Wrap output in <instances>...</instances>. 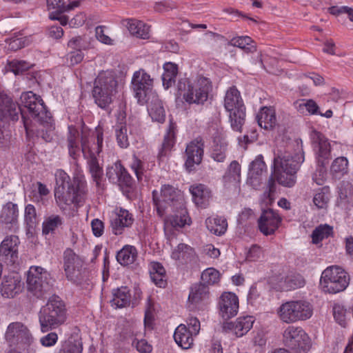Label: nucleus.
I'll list each match as a JSON object with an SVG mask.
<instances>
[{
	"instance_id": "nucleus-56",
	"label": "nucleus",
	"mask_w": 353,
	"mask_h": 353,
	"mask_svg": "<svg viewBox=\"0 0 353 353\" xmlns=\"http://www.w3.org/2000/svg\"><path fill=\"white\" fill-rule=\"evenodd\" d=\"M116 139L118 145L122 148H126L129 145L128 130L125 125L119 124L115 129Z\"/></svg>"
},
{
	"instance_id": "nucleus-58",
	"label": "nucleus",
	"mask_w": 353,
	"mask_h": 353,
	"mask_svg": "<svg viewBox=\"0 0 353 353\" xmlns=\"http://www.w3.org/2000/svg\"><path fill=\"white\" fill-rule=\"evenodd\" d=\"M348 161L344 157H338L332 163L331 170L334 174L343 175L347 172Z\"/></svg>"
},
{
	"instance_id": "nucleus-61",
	"label": "nucleus",
	"mask_w": 353,
	"mask_h": 353,
	"mask_svg": "<svg viewBox=\"0 0 353 353\" xmlns=\"http://www.w3.org/2000/svg\"><path fill=\"white\" fill-rule=\"evenodd\" d=\"M69 48L75 50H86L88 48L89 44L85 41V38L81 36L72 37L68 43Z\"/></svg>"
},
{
	"instance_id": "nucleus-50",
	"label": "nucleus",
	"mask_w": 353,
	"mask_h": 353,
	"mask_svg": "<svg viewBox=\"0 0 353 353\" xmlns=\"http://www.w3.org/2000/svg\"><path fill=\"white\" fill-rule=\"evenodd\" d=\"M174 129L175 124L170 123L167 133L164 136L162 147L159 152V156L163 157L167 154L174 143Z\"/></svg>"
},
{
	"instance_id": "nucleus-57",
	"label": "nucleus",
	"mask_w": 353,
	"mask_h": 353,
	"mask_svg": "<svg viewBox=\"0 0 353 353\" xmlns=\"http://www.w3.org/2000/svg\"><path fill=\"white\" fill-rule=\"evenodd\" d=\"M155 315V308H154V303L149 296L147 299V303L145 305V318H144V324L145 327H151L152 325V322L154 320Z\"/></svg>"
},
{
	"instance_id": "nucleus-14",
	"label": "nucleus",
	"mask_w": 353,
	"mask_h": 353,
	"mask_svg": "<svg viewBox=\"0 0 353 353\" xmlns=\"http://www.w3.org/2000/svg\"><path fill=\"white\" fill-rule=\"evenodd\" d=\"M19 110H21L24 125L27 128L28 121L25 116L24 111L21 110L19 105L13 102L12 99L8 97L3 90H0V119L10 118L12 120H17L18 119Z\"/></svg>"
},
{
	"instance_id": "nucleus-39",
	"label": "nucleus",
	"mask_w": 353,
	"mask_h": 353,
	"mask_svg": "<svg viewBox=\"0 0 353 353\" xmlns=\"http://www.w3.org/2000/svg\"><path fill=\"white\" fill-rule=\"evenodd\" d=\"M228 112H229V120L232 130L241 132L245 119V106H240V108Z\"/></svg>"
},
{
	"instance_id": "nucleus-11",
	"label": "nucleus",
	"mask_w": 353,
	"mask_h": 353,
	"mask_svg": "<svg viewBox=\"0 0 353 353\" xmlns=\"http://www.w3.org/2000/svg\"><path fill=\"white\" fill-rule=\"evenodd\" d=\"M153 201L157 207L158 213L161 216V210L167 208V205L183 206L182 195L178 190L169 185H164L160 193L157 190L152 192Z\"/></svg>"
},
{
	"instance_id": "nucleus-32",
	"label": "nucleus",
	"mask_w": 353,
	"mask_h": 353,
	"mask_svg": "<svg viewBox=\"0 0 353 353\" xmlns=\"http://www.w3.org/2000/svg\"><path fill=\"white\" fill-rule=\"evenodd\" d=\"M113 297L110 301L112 306L121 308L128 306L130 302V290L127 287H121L113 290Z\"/></svg>"
},
{
	"instance_id": "nucleus-13",
	"label": "nucleus",
	"mask_w": 353,
	"mask_h": 353,
	"mask_svg": "<svg viewBox=\"0 0 353 353\" xmlns=\"http://www.w3.org/2000/svg\"><path fill=\"white\" fill-rule=\"evenodd\" d=\"M239 307V298L234 293L223 292L219 297V312L223 319H229L236 316Z\"/></svg>"
},
{
	"instance_id": "nucleus-30",
	"label": "nucleus",
	"mask_w": 353,
	"mask_h": 353,
	"mask_svg": "<svg viewBox=\"0 0 353 353\" xmlns=\"http://www.w3.org/2000/svg\"><path fill=\"white\" fill-rule=\"evenodd\" d=\"M256 118L259 125L265 130L272 129L276 123L275 111L270 108H262Z\"/></svg>"
},
{
	"instance_id": "nucleus-53",
	"label": "nucleus",
	"mask_w": 353,
	"mask_h": 353,
	"mask_svg": "<svg viewBox=\"0 0 353 353\" xmlns=\"http://www.w3.org/2000/svg\"><path fill=\"white\" fill-rule=\"evenodd\" d=\"M252 43H253V40L251 37L248 36H241L232 38L229 42V45L238 47L248 52H251L256 50L255 46L251 45Z\"/></svg>"
},
{
	"instance_id": "nucleus-36",
	"label": "nucleus",
	"mask_w": 353,
	"mask_h": 353,
	"mask_svg": "<svg viewBox=\"0 0 353 353\" xmlns=\"http://www.w3.org/2000/svg\"><path fill=\"white\" fill-rule=\"evenodd\" d=\"M137 255L135 247L126 245L117 252V260L122 265H128L136 261Z\"/></svg>"
},
{
	"instance_id": "nucleus-22",
	"label": "nucleus",
	"mask_w": 353,
	"mask_h": 353,
	"mask_svg": "<svg viewBox=\"0 0 353 353\" xmlns=\"http://www.w3.org/2000/svg\"><path fill=\"white\" fill-rule=\"evenodd\" d=\"M209 298V289L204 284L196 283L190 289L188 296V307L191 310L199 308Z\"/></svg>"
},
{
	"instance_id": "nucleus-10",
	"label": "nucleus",
	"mask_w": 353,
	"mask_h": 353,
	"mask_svg": "<svg viewBox=\"0 0 353 353\" xmlns=\"http://www.w3.org/2000/svg\"><path fill=\"white\" fill-rule=\"evenodd\" d=\"M283 341L288 347L299 353L306 352L311 346L307 334L301 327L293 325L285 330Z\"/></svg>"
},
{
	"instance_id": "nucleus-60",
	"label": "nucleus",
	"mask_w": 353,
	"mask_h": 353,
	"mask_svg": "<svg viewBox=\"0 0 353 353\" xmlns=\"http://www.w3.org/2000/svg\"><path fill=\"white\" fill-rule=\"evenodd\" d=\"M134 97L137 99V102L143 105L148 103L150 98L153 100L157 96L152 92V90H135Z\"/></svg>"
},
{
	"instance_id": "nucleus-24",
	"label": "nucleus",
	"mask_w": 353,
	"mask_h": 353,
	"mask_svg": "<svg viewBox=\"0 0 353 353\" xmlns=\"http://www.w3.org/2000/svg\"><path fill=\"white\" fill-rule=\"evenodd\" d=\"M134 218L128 210L120 208L117 210L115 216L111 221V227L114 234H121L125 228L132 225Z\"/></svg>"
},
{
	"instance_id": "nucleus-6",
	"label": "nucleus",
	"mask_w": 353,
	"mask_h": 353,
	"mask_svg": "<svg viewBox=\"0 0 353 353\" xmlns=\"http://www.w3.org/2000/svg\"><path fill=\"white\" fill-rule=\"evenodd\" d=\"M277 315L282 322L288 324L304 321L313 315V305L303 299L286 301L278 308Z\"/></svg>"
},
{
	"instance_id": "nucleus-44",
	"label": "nucleus",
	"mask_w": 353,
	"mask_h": 353,
	"mask_svg": "<svg viewBox=\"0 0 353 353\" xmlns=\"http://www.w3.org/2000/svg\"><path fill=\"white\" fill-rule=\"evenodd\" d=\"M194 251L189 245L185 243H179L178 246L172 251V258L181 263H185L190 260L194 256Z\"/></svg>"
},
{
	"instance_id": "nucleus-16",
	"label": "nucleus",
	"mask_w": 353,
	"mask_h": 353,
	"mask_svg": "<svg viewBox=\"0 0 353 353\" xmlns=\"http://www.w3.org/2000/svg\"><path fill=\"white\" fill-rule=\"evenodd\" d=\"M271 283L273 288L278 291H290L303 287L305 280L300 274H281L274 277Z\"/></svg>"
},
{
	"instance_id": "nucleus-34",
	"label": "nucleus",
	"mask_w": 353,
	"mask_h": 353,
	"mask_svg": "<svg viewBox=\"0 0 353 353\" xmlns=\"http://www.w3.org/2000/svg\"><path fill=\"white\" fill-rule=\"evenodd\" d=\"M150 274L152 281L160 288L166 285V274L163 266L158 262H152L150 265Z\"/></svg>"
},
{
	"instance_id": "nucleus-54",
	"label": "nucleus",
	"mask_w": 353,
	"mask_h": 353,
	"mask_svg": "<svg viewBox=\"0 0 353 353\" xmlns=\"http://www.w3.org/2000/svg\"><path fill=\"white\" fill-rule=\"evenodd\" d=\"M332 233V228L327 224L317 227L312 234V243L317 244L323 239L329 237Z\"/></svg>"
},
{
	"instance_id": "nucleus-40",
	"label": "nucleus",
	"mask_w": 353,
	"mask_h": 353,
	"mask_svg": "<svg viewBox=\"0 0 353 353\" xmlns=\"http://www.w3.org/2000/svg\"><path fill=\"white\" fill-rule=\"evenodd\" d=\"M134 88H150L153 86L154 79L143 69L136 71L132 78Z\"/></svg>"
},
{
	"instance_id": "nucleus-9",
	"label": "nucleus",
	"mask_w": 353,
	"mask_h": 353,
	"mask_svg": "<svg viewBox=\"0 0 353 353\" xmlns=\"http://www.w3.org/2000/svg\"><path fill=\"white\" fill-rule=\"evenodd\" d=\"M49 273L40 266H31L27 275V288L37 297H42L51 288L48 279Z\"/></svg>"
},
{
	"instance_id": "nucleus-55",
	"label": "nucleus",
	"mask_w": 353,
	"mask_h": 353,
	"mask_svg": "<svg viewBox=\"0 0 353 353\" xmlns=\"http://www.w3.org/2000/svg\"><path fill=\"white\" fill-rule=\"evenodd\" d=\"M32 64L23 60H12L8 62V68L14 74H21L32 67Z\"/></svg>"
},
{
	"instance_id": "nucleus-1",
	"label": "nucleus",
	"mask_w": 353,
	"mask_h": 353,
	"mask_svg": "<svg viewBox=\"0 0 353 353\" xmlns=\"http://www.w3.org/2000/svg\"><path fill=\"white\" fill-rule=\"evenodd\" d=\"M56 188L54 196L58 203L64 204H79L84 201L87 194V186L84 176L77 174L73 177L72 182L68 174L62 170L55 173Z\"/></svg>"
},
{
	"instance_id": "nucleus-5",
	"label": "nucleus",
	"mask_w": 353,
	"mask_h": 353,
	"mask_svg": "<svg viewBox=\"0 0 353 353\" xmlns=\"http://www.w3.org/2000/svg\"><path fill=\"white\" fill-rule=\"evenodd\" d=\"M65 320V305L58 296L50 298L46 305L41 307L39 314V321L43 333L57 328Z\"/></svg>"
},
{
	"instance_id": "nucleus-38",
	"label": "nucleus",
	"mask_w": 353,
	"mask_h": 353,
	"mask_svg": "<svg viewBox=\"0 0 353 353\" xmlns=\"http://www.w3.org/2000/svg\"><path fill=\"white\" fill-rule=\"evenodd\" d=\"M19 211L17 204L8 202L2 208L0 221L5 224L14 223L18 218Z\"/></svg>"
},
{
	"instance_id": "nucleus-49",
	"label": "nucleus",
	"mask_w": 353,
	"mask_h": 353,
	"mask_svg": "<svg viewBox=\"0 0 353 353\" xmlns=\"http://www.w3.org/2000/svg\"><path fill=\"white\" fill-rule=\"evenodd\" d=\"M183 94L185 101L190 103H203L208 99L207 90H185Z\"/></svg>"
},
{
	"instance_id": "nucleus-7",
	"label": "nucleus",
	"mask_w": 353,
	"mask_h": 353,
	"mask_svg": "<svg viewBox=\"0 0 353 353\" xmlns=\"http://www.w3.org/2000/svg\"><path fill=\"white\" fill-rule=\"evenodd\" d=\"M349 283V274L337 265L327 267L323 271L320 279L322 290L329 294H336L345 290Z\"/></svg>"
},
{
	"instance_id": "nucleus-2",
	"label": "nucleus",
	"mask_w": 353,
	"mask_h": 353,
	"mask_svg": "<svg viewBox=\"0 0 353 353\" xmlns=\"http://www.w3.org/2000/svg\"><path fill=\"white\" fill-rule=\"evenodd\" d=\"M304 161L303 152L292 156L288 152H280L274 159V171L278 183L285 187L296 183V174Z\"/></svg>"
},
{
	"instance_id": "nucleus-25",
	"label": "nucleus",
	"mask_w": 353,
	"mask_h": 353,
	"mask_svg": "<svg viewBox=\"0 0 353 353\" xmlns=\"http://www.w3.org/2000/svg\"><path fill=\"white\" fill-rule=\"evenodd\" d=\"M312 136L313 142L317 144L316 154L319 161L323 165L330 158V144L325 136L317 131H314Z\"/></svg>"
},
{
	"instance_id": "nucleus-35",
	"label": "nucleus",
	"mask_w": 353,
	"mask_h": 353,
	"mask_svg": "<svg viewBox=\"0 0 353 353\" xmlns=\"http://www.w3.org/2000/svg\"><path fill=\"white\" fill-rule=\"evenodd\" d=\"M163 68L164 71L162 74L163 85L165 88H170L175 85L178 66L175 63L167 62L163 65Z\"/></svg>"
},
{
	"instance_id": "nucleus-51",
	"label": "nucleus",
	"mask_w": 353,
	"mask_h": 353,
	"mask_svg": "<svg viewBox=\"0 0 353 353\" xmlns=\"http://www.w3.org/2000/svg\"><path fill=\"white\" fill-rule=\"evenodd\" d=\"M333 315L336 321L341 326L345 327L347 319L350 318L351 312L343 305L334 303L333 305Z\"/></svg>"
},
{
	"instance_id": "nucleus-42",
	"label": "nucleus",
	"mask_w": 353,
	"mask_h": 353,
	"mask_svg": "<svg viewBox=\"0 0 353 353\" xmlns=\"http://www.w3.org/2000/svg\"><path fill=\"white\" fill-rule=\"evenodd\" d=\"M224 106L227 111H231L240 106H244L239 90H228L224 100Z\"/></svg>"
},
{
	"instance_id": "nucleus-18",
	"label": "nucleus",
	"mask_w": 353,
	"mask_h": 353,
	"mask_svg": "<svg viewBox=\"0 0 353 353\" xmlns=\"http://www.w3.org/2000/svg\"><path fill=\"white\" fill-rule=\"evenodd\" d=\"M19 239L17 236H7L0 245V256L9 263H14L18 260V246Z\"/></svg>"
},
{
	"instance_id": "nucleus-62",
	"label": "nucleus",
	"mask_w": 353,
	"mask_h": 353,
	"mask_svg": "<svg viewBox=\"0 0 353 353\" xmlns=\"http://www.w3.org/2000/svg\"><path fill=\"white\" fill-rule=\"evenodd\" d=\"M52 121V117L50 116V122L39 121L41 125H43V128H46L47 129L46 133H44L43 129L39 130V132L42 139L47 142H50L52 139L53 130L54 128L53 127Z\"/></svg>"
},
{
	"instance_id": "nucleus-26",
	"label": "nucleus",
	"mask_w": 353,
	"mask_h": 353,
	"mask_svg": "<svg viewBox=\"0 0 353 353\" xmlns=\"http://www.w3.org/2000/svg\"><path fill=\"white\" fill-rule=\"evenodd\" d=\"M266 172V166L261 155H259L251 163L249 171V182L256 188L261 183V176Z\"/></svg>"
},
{
	"instance_id": "nucleus-23",
	"label": "nucleus",
	"mask_w": 353,
	"mask_h": 353,
	"mask_svg": "<svg viewBox=\"0 0 353 353\" xmlns=\"http://www.w3.org/2000/svg\"><path fill=\"white\" fill-rule=\"evenodd\" d=\"M180 210L174 215L169 216L165 221V233L169 239L172 236H170L169 232H171L172 228H182L185 225H190L191 219L188 216L187 210L183 206L179 207Z\"/></svg>"
},
{
	"instance_id": "nucleus-8",
	"label": "nucleus",
	"mask_w": 353,
	"mask_h": 353,
	"mask_svg": "<svg viewBox=\"0 0 353 353\" xmlns=\"http://www.w3.org/2000/svg\"><path fill=\"white\" fill-rule=\"evenodd\" d=\"M20 105L26 108L30 117L36 121L50 122V113L46 110L41 97L32 91H27L21 94Z\"/></svg>"
},
{
	"instance_id": "nucleus-63",
	"label": "nucleus",
	"mask_w": 353,
	"mask_h": 353,
	"mask_svg": "<svg viewBox=\"0 0 353 353\" xmlns=\"http://www.w3.org/2000/svg\"><path fill=\"white\" fill-rule=\"evenodd\" d=\"M263 256L264 253L262 248L257 245H253L246 254V259L250 261H256Z\"/></svg>"
},
{
	"instance_id": "nucleus-21",
	"label": "nucleus",
	"mask_w": 353,
	"mask_h": 353,
	"mask_svg": "<svg viewBox=\"0 0 353 353\" xmlns=\"http://www.w3.org/2000/svg\"><path fill=\"white\" fill-rule=\"evenodd\" d=\"M125 79L122 76H116L113 72H101L94 81L93 88H117L123 87Z\"/></svg>"
},
{
	"instance_id": "nucleus-3",
	"label": "nucleus",
	"mask_w": 353,
	"mask_h": 353,
	"mask_svg": "<svg viewBox=\"0 0 353 353\" xmlns=\"http://www.w3.org/2000/svg\"><path fill=\"white\" fill-rule=\"evenodd\" d=\"M103 135L101 128H97L90 137L83 136L81 138V151L87 160L90 173L97 186L99 185L103 176V168L97 159L103 145Z\"/></svg>"
},
{
	"instance_id": "nucleus-31",
	"label": "nucleus",
	"mask_w": 353,
	"mask_h": 353,
	"mask_svg": "<svg viewBox=\"0 0 353 353\" xmlns=\"http://www.w3.org/2000/svg\"><path fill=\"white\" fill-rule=\"evenodd\" d=\"M126 27L130 34L137 37L146 39L150 37V27L141 21L128 19Z\"/></svg>"
},
{
	"instance_id": "nucleus-41",
	"label": "nucleus",
	"mask_w": 353,
	"mask_h": 353,
	"mask_svg": "<svg viewBox=\"0 0 353 353\" xmlns=\"http://www.w3.org/2000/svg\"><path fill=\"white\" fill-rule=\"evenodd\" d=\"M208 230L216 235H221L227 230L228 223L223 217H209L205 220Z\"/></svg>"
},
{
	"instance_id": "nucleus-17",
	"label": "nucleus",
	"mask_w": 353,
	"mask_h": 353,
	"mask_svg": "<svg viewBox=\"0 0 353 353\" xmlns=\"http://www.w3.org/2000/svg\"><path fill=\"white\" fill-rule=\"evenodd\" d=\"M23 289L21 276L17 273H11L3 278L1 284V294L5 298H13Z\"/></svg>"
},
{
	"instance_id": "nucleus-28",
	"label": "nucleus",
	"mask_w": 353,
	"mask_h": 353,
	"mask_svg": "<svg viewBox=\"0 0 353 353\" xmlns=\"http://www.w3.org/2000/svg\"><path fill=\"white\" fill-rule=\"evenodd\" d=\"M254 322V319L251 316H240L234 323H228V326L237 337H241L249 332Z\"/></svg>"
},
{
	"instance_id": "nucleus-47",
	"label": "nucleus",
	"mask_w": 353,
	"mask_h": 353,
	"mask_svg": "<svg viewBox=\"0 0 353 353\" xmlns=\"http://www.w3.org/2000/svg\"><path fill=\"white\" fill-rule=\"evenodd\" d=\"M330 201V189L328 187L320 188L313 196V203L317 209H326Z\"/></svg>"
},
{
	"instance_id": "nucleus-12",
	"label": "nucleus",
	"mask_w": 353,
	"mask_h": 353,
	"mask_svg": "<svg viewBox=\"0 0 353 353\" xmlns=\"http://www.w3.org/2000/svg\"><path fill=\"white\" fill-rule=\"evenodd\" d=\"M63 265L67 278L76 281L83 265L82 259L76 254L72 249H66L63 253Z\"/></svg>"
},
{
	"instance_id": "nucleus-4",
	"label": "nucleus",
	"mask_w": 353,
	"mask_h": 353,
	"mask_svg": "<svg viewBox=\"0 0 353 353\" xmlns=\"http://www.w3.org/2000/svg\"><path fill=\"white\" fill-rule=\"evenodd\" d=\"M5 339L10 347L7 353H35V349L32 347V334L28 327L21 322L9 324Z\"/></svg>"
},
{
	"instance_id": "nucleus-45",
	"label": "nucleus",
	"mask_w": 353,
	"mask_h": 353,
	"mask_svg": "<svg viewBox=\"0 0 353 353\" xmlns=\"http://www.w3.org/2000/svg\"><path fill=\"white\" fill-rule=\"evenodd\" d=\"M148 110L153 121L159 123H163L165 121V110L162 102L158 99L157 96L152 100Z\"/></svg>"
},
{
	"instance_id": "nucleus-19",
	"label": "nucleus",
	"mask_w": 353,
	"mask_h": 353,
	"mask_svg": "<svg viewBox=\"0 0 353 353\" xmlns=\"http://www.w3.org/2000/svg\"><path fill=\"white\" fill-rule=\"evenodd\" d=\"M204 143L201 139H196L191 141L186 147L185 154L187 159L185 165L186 168L191 170L194 165H199L203 156Z\"/></svg>"
},
{
	"instance_id": "nucleus-37",
	"label": "nucleus",
	"mask_w": 353,
	"mask_h": 353,
	"mask_svg": "<svg viewBox=\"0 0 353 353\" xmlns=\"http://www.w3.org/2000/svg\"><path fill=\"white\" fill-rule=\"evenodd\" d=\"M69 154L73 159H76L79 154V132L78 130L71 125L68 127V135L67 139Z\"/></svg>"
},
{
	"instance_id": "nucleus-20",
	"label": "nucleus",
	"mask_w": 353,
	"mask_h": 353,
	"mask_svg": "<svg viewBox=\"0 0 353 353\" xmlns=\"http://www.w3.org/2000/svg\"><path fill=\"white\" fill-rule=\"evenodd\" d=\"M212 137L214 143L212 157L218 162H223L225 159L228 148L223 128L214 129Z\"/></svg>"
},
{
	"instance_id": "nucleus-43",
	"label": "nucleus",
	"mask_w": 353,
	"mask_h": 353,
	"mask_svg": "<svg viewBox=\"0 0 353 353\" xmlns=\"http://www.w3.org/2000/svg\"><path fill=\"white\" fill-rule=\"evenodd\" d=\"M63 223V219L58 214H51L45 217L42 223V233L48 235L53 233Z\"/></svg>"
},
{
	"instance_id": "nucleus-59",
	"label": "nucleus",
	"mask_w": 353,
	"mask_h": 353,
	"mask_svg": "<svg viewBox=\"0 0 353 353\" xmlns=\"http://www.w3.org/2000/svg\"><path fill=\"white\" fill-rule=\"evenodd\" d=\"M31 41L30 37H23L10 38L7 41V43H8V49L16 51L28 46Z\"/></svg>"
},
{
	"instance_id": "nucleus-29",
	"label": "nucleus",
	"mask_w": 353,
	"mask_h": 353,
	"mask_svg": "<svg viewBox=\"0 0 353 353\" xmlns=\"http://www.w3.org/2000/svg\"><path fill=\"white\" fill-rule=\"evenodd\" d=\"M194 335L190 332L185 325L180 324L174 333L175 342L183 349H189L193 345Z\"/></svg>"
},
{
	"instance_id": "nucleus-27",
	"label": "nucleus",
	"mask_w": 353,
	"mask_h": 353,
	"mask_svg": "<svg viewBox=\"0 0 353 353\" xmlns=\"http://www.w3.org/2000/svg\"><path fill=\"white\" fill-rule=\"evenodd\" d=\"M190 191L196 205L205 208L212 197L210 190L203 184L192 185Z\"/></svg>"
},
{
	"instance_id": "nucleus-52",
	"label": "nucleus",
	"mask_w": 353,
	"mask_h": 353,
	"mask_svg": "<svg viewBox=\"0 0 353 353\" xmlns=\"http://www.w3.org/2000/svg\"><path fill=\"white\" fill-rule=\"evenodd\" d=\"M221 274L214 268L205 269L201 274V280L205 285H210L218 283L220 281Z\"/></svg>"
},
{
	"instance_id": "nucleus-64",
	"label": "nucleus",
	"mask_w": 353,
	"mask_h": 353,
	"mask_svg": "<svg viewBox=\"0 0 353 353\" xmlns=\"http://www.w3.org/2000/svg\"><path fill=\"white\" fill-rule=\"evenodd\" d=\"M58 339L59 337L56 332H50L42 336L39 339V341L42 346L46 347H50L57 343Z\"/></svg>"
},
{
	"instance_id": "nucleus-33",
	"label": "nucleus",
	"mask_w": 353,
	"mask_h": 353,
	"mask_svg": "<svg viewBox=\"0 0 353 353\" xmlns=\"http://www.w3.org/2000/svg\"><path fill=\"white\" fill-rule=\"evenodd\" d=\"M241 181V166L239 163L234 161H232L226 173L223 176V181L225 186L230 187L233 185L236 187Z\"/></svg>"
},
{
	"instance_id": "nucleus-48",
	"label": "nucleus",
	"mask_w": 353,
	"mask_h": 353,
	"mask_svg": "<svg viewBox=\"0 0 353 353\" xmlns=\"http://www.w3.org/2000/svg\"><path fill=\"white\" fill-rule=\"evenodd\" d=\"M82 350L81 340L70 337L61 344L57 353H82Z\"/></svg>"
},
{
	"instance_id": "nucleus-15",
	"label": "nucleus",
	"mask_w": 353,
	"mask_h": 353,
	"mask_svg": "<svg viewBox=\"0 0 353 353\" xmlns=\"http://www.w3.org/2000/svg\"><path fill=\"white\" fill-rule=\"evenodd\" d=\"M282 219L272 209L263 210L258 220L259 230L265 236L271 235L279 228Z\"/></svg>"
},
{
	"instance_id": "nucleus-46",
	"label": "nucleus",
	"mask_w": 353,
	"mask_h": 353,
	"mask_svg": "<svg viewBox=\"0 0 353 353\" xmlns=\"http://www.w3.org/2000/svg\"><path fill=\"white\" fill-rule=\"evenodd\" d=\"M93 97L97 105L105 108L113 100L112 90H93Z\"/></svg>"
}]
</instances>
